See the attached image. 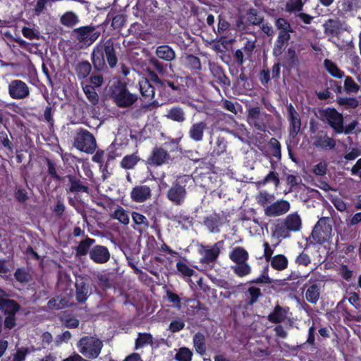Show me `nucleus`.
<instances>
[{
  "instance_id": "obj_1",
  "label": "nucleus",
  "mask_w": 361,
  "mask_h": 361,
  "mask_svg": "<svg viewBox=\"0 0 361 361\" xmlns=\"http://www.w3.org/2000/svg\"><path fill=\"white\" fill-rule=\"evenodd\" d=\"M91 61L95 71L106 70V63L111 68L116 66L118 57L111 39H108L103 43L99 42L94 46L91 53Z\"/></svg>"
},
{
  "instance_id": "obj_2",
  "label": "nucleus",
  "mask_w": 361,
  "mask_h": 361,
  "mask_svg": "<svg viewBox=\"0 0 361 361\" xmlns=\"http://www.w3.org/2000/svg\"><path fill=\"white\" fill-rule=\"evenodd\" d=\"M155 56L149 59V68H153L161 75L166 73L168 63H171L176 59V52L168 44L158 46L155 50Z\"/></svg>"
},
{
  "instance_id": "obj_3",
  "label": "nucleus",
  "mask_w": 361,
  "mask_h": 361,
  "mask_svg": "<svg viewBox=\"0 0 361 361\" xmlns=\"http://www.w3.org/2000/svg\"><path fill=\"white\" fill-rule=\"evenodd\" d=\"M301 228V218L296 212L292 213L276 221L274 235L281 239L288 238L290 237L291 232H298Z\"/></svg>"
},
{
  "instance_id": "obj_4",
  "label": "nucleus",
  "mask_w": 361,
  "mask_h": 361,
  "mask_svg": "<svg viewBox=\"0 0 361 361\" xmlns=\"http://www.w3.org/2000/svg\"><path fill=\"white\" fill-rule=\"evenodd\" d=\"M189 179L186 176L178 177L168 190L166 198L173 205L180 207L185 203L188 194L186 184Z\"/></svg>"
},
{
  "instance_id": "obj_5",
  "label": "nucleus",
  "mask_w": 361,
  "mask_h": 361,
  "mask_svg": "<svg viewBox=\"0 0 361 361\" xmlns=\"http://www.w3.org/2000/svg\"><path fill=\"white\" fill-rule=\"evenodd\" d=\"M111 98L119 108H128L133 106L138 99L136 94L131 93L126 85L118 82L112 87Z\"/></svg>"
},
{
  "instance_id": "obj_6",
  "label": "nucleus",
  "mask_w": 361,
  "mask_h": 361,
  "mask_svg": "<svg viewBox=\"0 0 361 361\" xmlns=\"http://www.w3.org/2000/svg\"><path fill=\"white\" fill-rule=\"evenodd\" d=\"M79 352L88 359H95L101 353L103 348L102 341L94 336H83L78 343Z\"/></svg>"
},
{
  "instance_id": "obj_7",
  "label": "nucleus",
  "mask_w": 361,
  "mask_h": 361,
  "mask_svg": "<svg viewBox=\"0 0 361 361\" xmlns=\"http://www.w3.org/2000/svg\"><path fill=\"white\" fill-rule=\"evenodd\" d=\"M74 147L85 153L92 154L97 147L94 135L87 130L80 129L74 138Z\"/></svg>"
},
{
  "instance_id": "obj_8",
  "label": "nucleus",
  "mask_w": 361,
  "mask_h": 361,
  "mask_svg": "<svg viewBox=\"0 0 361 361\" xmlns=\"http://www.w3.org/2000/svg\"><path fill=\"white\" fill-rule=\"evenodd\" d=\"M8 94L14 100H23L30 95V87L20 79H13L8 82Z\"/></svg>"
},
{
  "instance_id": "obj_9",
  "label": "nucleus",
  "mask_w": 361,
  "mask_h": 361,
  "mask_svg": "<svg viewBox=\"0 0 361 361\" xmlns=\"http://www.w3.org/2000/svg\"><path fill=\"white\" fill-rule=\"evenodd\" d=\"M268 114L262 112L259 106L251 107L247 111V121L250 126L261 132H266L267 128Z\"/></svg>"
},
{
  "instance_id": "obj_10",
  "label": "nucleus",
  "mask_w": 361,
  "mask_h": 361,
  "mask_svg": "<svg viewBox=\"0 0 361 361\" xmlns=\"http://www.w3.org/2000/svg\"><path fill=\"white\" fill-rule=\"evenodd\" d=\"M331 232V226L326 220L319 219L314 226L311 237L316 243L322 245L329 240Z\"/></svg>"
},
{
  "instance_id": "obj_11",
  "label": "nucleus",
  "mask_w": 361,
  "mask_h": 361,
  "mask_svg": "<svg viewBox=\"0 0 361 361\" xmlns=\"http://www.w3.org/2000/svg\"><path fill=\"white\" fill-rule=\"evenodd\" d=\"M179 80L181 78L173 75L170 78L164 79L160 87L161 94H164L169 99H172L173 97L179 94L182 91V85Z\"/></svg>"
},
{
  "instance_id": "obj_12",
  "label": "nucleus",
  "mask_w": 361,
  "mask_h": 361,
  "mask_svg": "<svg viewBox=\"0 0 361 361\" xmlns=\"http://www.w3.org/2000/svg\"><path fill=\"white\" fill-rule=\"evenodd\" d=\"M323 116L336 134L343 133V116L336 109H326L324 111Z\"/></svg>"
},
{
  "instance_id": "obj_13",
  "label": "nucleus",
  "mask_w": 361,
  "mask_h": 361,
  "mask_svg": "<svg viewBox=\"0 0 361 361\" xmlns=\"http://www.w3.org/2000/svg\"><path fill=\"white\" fill-rule=\"evenodd\" d=\"M287 119L289 123L288 128L289 136L295 138L301 129V118L291 103L287 105Z\"/></svg>"
},
{
  "instance_id": "obj_14",
  "label": "nucleus",
  "mask_w": 361,
  "mask_h": 361,
  "mask_svg": "<svg viewBox=\"0 0 361 361\" xmlns=\"http://www.w3.org/2000/svg\"><path fill=\"white\" fill-rule=\"evenodd\" d=\"M224 244V240H219L212 247L209 245L202 246V249L200 250V254L202 255L200 262L207 264L214 262L219 257Z\"/></svg>"
},
{
  "instance_id": "obj_15",
  "label": "nucleus",
  "mask_w": 361,
  "mask_h": 361,
  "mask_svg": "<svg viewBox=\"0 0 361 361\" xmlns=\"http://www.w3.org/2000/svg\"><path fill=\"white\" fill-rule=\"evenodd\" d=\"M321 282L317 279H310L303 286L305 296L307 301L311 304H316L321 295Z\"/></svg>"
},
{
  "instance_id": "obj_16",
  "label": "nucleus",
  "mask_w": 361,
  "mask_h": 361,
  "mask_svg": "<svg viewBox=\"0 0 361 361\" xmlns=\"http://www.w3.org/2000/svg\"><path fill=\"white\" fill-rule=\"evenodd\" d=\"M170 158L171 156L167 150L161 147H155L145 161V164L150 166H160L167 163Z\"/></svg>"
},
{
  "instance_id": "obj_17",
  "label": "nucleus",
  "mask_w": 361,
  "mask_h": 361,
  "mask_svg": "<svg viewBox=\"0 0 361 361\" xmlns=\"http://www.w3.org/2000/svg\"><path fill=\"white\" fill-rule=\"evenodd\" d=\"M312 145L317 149L323 150H331L335 148L336 145V140L330 137L327 133L324 130H319L314 137H312Z\"/></svg>"
},
{
  "instance_id": "obj_18",
  "label": "nucleus",
  "mask_w": 361,
  "mask_h": 361,
  "mask_svg": "<svg viewBox=\"0 0 361 361\" xmlns=\"http://www.w3.org/2000/svg\"><path fill=\"white\" fill-rule=\"evenodd\" d=\"M209 71L212 76L214 78V82L219 84L221 87H228L231 86V80L226 75L224 68L217 63L209 64Z\"/></svg>"
},
{
  "instance_id": "obj_19",
  "label": "nucleus",
  "mask_w": 361,
  "mask_h": 361,
  "mask_svg": "<svg viewBox=\"0 0 361 361\" xmlns=\"http://www.w3.org/2000/svg\"><path fill=\"white\" fill-rule=\"evenodd\" d=\"M290 208L288 201L285 200H277L264 209V213L267 216H278L287 213Z\"/></svg>"
},
{
  "instance_id": "obj_20",
  "label": "nucleus",
  "mask_w": 361,
  "mask_h": 361,
  "mask_svg": "<svg viewBox=\"0 0 361 361\" xmlns=\"http://www.w3.org/2000/svg\"><path fill=\"white\" fill-rule=\"evenodd\" d=\"M131 200L137 203H142L152 197V189L146 185H138L133 187L130 193Z\"/></svg>"
},
{
  "instance_id": "obj_21",
  "label": "nucleus",
  "mask_w": 361,
  "mask_h": 361,
  "mask_svg": "<svg viewBox=\"0 0 361 361\" xmlns=\"http://www.w3.org/2000/svg\"><path fill=\"white\" fill-rule=\"evenodd\" d=\"M361 8V0H340L338 3V13L341 16H353V12Z\"/></svg>"
},
{
  "instance_id": "obj_22",
  "label": "nucleus",
  "mask_w": 361,
  "mask_h": 361,
  "mask_svg": "<svg viewBox=\"0 0 361 361\" xmlns=\"http://www.w3.org/2000/svg\"><path fill=\"white\" fill-rule=\"evenodd\" d=\"M90 258L97 264H104L110 259V253L105 246L97 245L90 250Z\"/></svg>"
},
{
  "instance_id": "obj_23",
  "label": "nucleus",
  "mask_w": 361,
  "mask_h": 361,
  "mask_svg": "<svg viewBox=\"0 0 361 361\" xmlns=\"http://www.w3.org/2000/svg\"><path fill=\"white\" fill-rule=\"evenodd\" d=\"M207 128V124L205 121L192 123L188 132L189 138L195 142H202Z\"/></svg>"
},
{
  "instance_id": "obj_24",
  "label": "nucleus",
  "mask_w": 361,
  "mask_h": 361,
  "mask_svg": "<svg viewBox=\"0 0 361 361\" xmlns=\"http://www.w3.org/2000/svg\"><path fill=\"white\" fill-rule=\"evenodd\" d=\"M226 148L227 142L226 138L223 136H218L210 152V159L208 162L210 168L214 166L217 157L226 152Z\"/></svg>"
},
{
  "instance_id": "obj_25",
  "label": "nucleus",
  "mask_w": 361,
  "mask_h": 361,
  "mask_svg": "<svg viewBox=\"0 0 361 361\" xmlns=\"http://www.w3.org/2000/svg\"><path fill=\"white\" fill-rule=\"evenodd\" d=\"M68 191L70 192H90V188L87 185L85 178L80 179L75 175H68Z\"/></svg>"
},
{
  "instance_id": "obj_26",
  "label": "nucleus",
  "mask_w": 361,
  "mask_h": 361,
  "mask_svg": "<svg viewBox=\"0 0 361 361\" xmlns=\"http://www.w3.org/2000/svg\"><path fill=\"white\" fill-rule=\"evenodd\" d=\"M127 20V16L118 11L116 10L111 9L106 16V21L111 22V27L114 30H120L124 27Z\"/></svg>"
},
{
  "instance_id": "obj_27",
  "label": "nucleus",
  "mask_w": 361,
  "mask_h": 361,
  "mask_svg": "<svg viewBox=\"0 0 361 361\" xmlns=\"http://www.w3.org/2000/svg\"><path fill=\"white\" fill-rule=\"evenodd\" d=\"M283 32L284 33L279 32L275 41L272 50V54L275 57H279L283 54L290 39V34H286L285 32Z\"/></svg>"
},
{
  "instance_id": "obj_28",
  "label": "nucleus",
  "mask_w": 361,
  "mask_h": 361,
  "mask_svg": "<svg viewBox=\"0 0 361 361\" xmlns=\"http://www.w3.org/2000/svg\"><path fill=\"white\" fill-rule=\"evenodd\" d=\"M75 299L78 303H85L90 295L89 285L86 283L83 279L77 280L75 284Z\"/></svg>"
},
{
  "instance_id": "obj_29",
  "label": "nucleus",
  "mask_w": 361,
  "mask_h": 361,
  "mask_svg": "<svg viewBox=\"0 0 361 361\" xmlns=\"http://www.w3.org/2000/svg\"><path fill=\"white\" fill-rule=\"evenodd\" d=\"M324 33L338 37L342 30V23L338 18H329L323 25Z\"/></svg>"
},
{
  "instance_id": "obj_30",
  "label": "nucleus",
  "mask_w": 361,
  "mask_h": 361,
  "mask_svg": "<svg viewBox=\"0 0 361 361\" xmlns=\"http://www.w3.org/2000/svg\"><path fill=\"white\" fill-rule=\"evenodd\" d=\"M20 309V306L16 300L0 298V310L6 315H16Z\"/></svg>"
},
{
  "instance_id": "obj_31",
  "label": "nucleus",
  "mask_w": 361,
  "mask_h": 361,
  "mask_svg": "<svg viewBox=\"0 0 361 361\" xmlns=\"http://www.w3.org/2000/svg\"><path fill=\"white\" fill-rule=\"evenodd\" d=\"M131 216L134 224L133 227L135 230L142 233L148 228L149 221L145 216L139 212H133Z\"/></svg>"
},
{
  "instance_id": "obj_32",
  "label": "nucleus",
  "mask_w": 361,
  "mask_h": 361,
  "mask_svg": "<svg viewBox=\"0 0 361 361\" xmlns=\"http://www.w3.org/2000/svg\"><path fill=\"white\" fill-rule=\"evenodd\" d=\"M299 64V58L295 48L290 47L285 53L283 66L289 68H294L298 67Z\"/></svg>"
},
{
  "instance_id": "obj_33",
  "label": "nucleus",
  "mask_w": 361,
  "mask_h": 361,
  "mask_svg": "<svg viewBox=\"0 0 361 361\" xmlns=\"http://www.w3.org/2000/svg\"><path fill=\"white\" fill-rule=\"evenodd\" d=\"M140 91L145 100L152 101L154 98L155 88L150 82L145 79L139 82Z\"/></svg>"
},
{
  "instance_id": "obj_34",
  "label": "nucleus",
  "mask_w": 361,
  "mask_h": 361,
  "mask_svg": "<svg viewBox=\"0 0 361 361\" xmlns=\"http://www.w3.org/2000/svg\"><path fill=\"white\" fill-rule=\"evenodd\" d=\"M92 69V65L88 61H80L75 67V73L79 80L87 79Z\"/></svg>"
},
{
  "instance_id": "obj_35",
  "label": "nucleus",
  "mask_w": 361,
  "mask_h": 361,
  "mask_svg": "<svg viewBox=\"0 0 361 361\" xmlns=\"http://www.w3.org/2000/svg\"><path fill=\"white\" fill-rule=\"evenodd\" d=\"M204 224L210 232L219 233V227L221 224L220 215L214 213L209 216L205 217L204 219Z\"/></svg>"
},
{
  "instance_id": "obj_36",
  "label": "nucleus",
  "mask_w": 361,
  "mask_h": 361,
  "mask_svg": "<svg viewBox=\"0 0 361 361\" xmlns=\"http://www.w3.org/2000/svg\"><path fill=\"white\" fill-rule=\"evenodd\" d=\"M166 117L173 121L183 123L185 121V113L182 107L175 106L168 110Z\"/></svg>"
},
{
  "instance_id": "obj_37",
  "label": "nucleus",
  "mask_w": 361,
  "mask_h": 361,
  "mask_svg": "<svg viewBox=\"0 0 361 361\" xmlns=\"http://www.w3.org/2000/svg\"><path fill=\"white\" fill-rule=\"evenodd\" d=\"M246 17L249 23L252 25H260L264 20L262 13L255 8H250L246 11Z\"/></svg>"
},
{
  "instance_id": "obj_38",
  "label": "nucleus",
  "mask_w": 361,
  "mask_h": 361,
  "mask_svg": "<svg viewBox=\"0 0 361 361\" xmlns=\"http://www.w3.org/2000/svg\"><path fill=\"white\" fill-rule=\"evenodd\" d=\"M230 259L235 263L245 262L249 255L246 250L242 247H236L229 254Z\"/></svg>"
},
{
  "instance_id": "obj_39",
  "label": "nucleus",
  "mask_w": 361,
  "mask_h": 361,
  "mask_svg": "<svg viewBox=\"0 0 361 361\" xmlns=\"http://www.w3.org/2000/svg\"><path fill=\"white\" fill-rule=\"evenodd\" d=\"M286 319V311L277 305L272 312L268 315V320L274 324L283 322Z\"/></svg>"
},
{
  "instance_id": "obj_40",
  "label": "nucleus",
  "mask_w": 361,
  "mask_h": 361,
  "mask_svg": "<svg viewBox=\"0 0 361 361\" xmlns=\"http://www.w3.org/2000/svg\"><path fill=\"white\" fill-rule=\"evenodd\" d=\"M140 159V157L137 154V153L127 154L123 157L120 165L121 168L126 170L133 169Z\"/></svg>"
},
{
  "instance_id": "obj_41",
  "label": "nucleus",
  "mask_w": 361,
  "mask_h": 361,
  "mask_svg": "<svg viewBox=\"0 0 361 361\" xmlns=\"http://www.w3.org/2000/svg\"><path fill=\"white\" fill-rule=\"evenodd\" d=\"M95 243V239L86 236V238L81 240L75 247L76 255L78 256H85L90 253V247Z\"/></svg>"
},
{
  "instance_id": "obj_42",
  "label": "nucleus",
  "mask_w": 361,
  "mask_h": 361,
  "mask_svg": "<svg viewBox=\"0 0 361 361\" xmlns=\"http://www.w3.org/2000/svg\"><path fill=\"white\" fill-rule=\"evenodd\" d=\"M205 336L201 332H197L193 336V345L196 352L200 355L206 353Z\"/></svg>"
},
{
  "instance_id": "obj_43",
  "label": "nucleus",
  "mask_w": 361,
  "mask_h": 361,
  "mask_svg": "<svg viewBox=\"0 0 361 361\" xmlns=\"http://www.w3.org/2000/svg\"><path fill=\"white\" fill-rule=\"evenodd\" d=\"M68 304L67 298L58 295L51 298L47 302V306L51 310H61L68 307Z\"/></svg>"
},
{
  "instance_id": "obj_44",
  "label": "nucleus",
  "mask_w": 361,
  "mask_h": 361,
  "mask_svg": "<svg viewBox=\"0 0 361 361\" xmlns=\"http://www.w3.org/2000/svg\"><path fill=\"white\" fill-rule=\"evenodd\" d=\"M324 65L326 71L334 78L341 79L344 76V72L340 70L338 66L330 59H325Z\"/></svg>"
},
{
  "instance_id": "obj_45",
  "label": "nucleus",
  "mask_w": 361,
  "mask_h": 361,
  "mask_svg": "<svg viewBox=\"0 0 361 361\" xmlns=\"http://www.w3.org/2000/svg\"><path fill=\"white\" fill-rule=\"evenodd\" d=\"M185 67L195 73L202 69L200 59L192 54H188L185 57Z\"/></svg>"
},
{
  "instance_id": "obj_46",
  "label": "nucleus",
  "mask_w": 361,
  "mask_h": 361,
  "mask_svg": "<svg viewBox=\"0 0 361 361\" xmlns=\"http://www.w3.org/2000/svg\"><path fill=\"white\" fill-rule=\"evenodd\" d=\"M288 261L283 255H276L271 260V267L277 271H282L287 268Z\"/></svg>"
},
{
  "instance_id": "obj_47",
  "label": "nucleus",
  "mask_w": 361,
  "mask_h": 361,
  "mask_svg": "<svg viewBox=\"0 0 361 361\" xmlns=\"http://www.w3.org/2000/svg\"><path fill=\"white\" fill-rule=\"evenodd\" d=\"M61 23L68 27H73L78 23V16L73 11H67L60 18Z\"/></svg>"
},
{
  "instance_id": "obj_48",
  "label": "nucleus",
  "mask_w": 361,
  "mask_h": 361,
  "mask_svg": "<svg viewBox=\"0 0 361 361\" xmlns=\"http://www.w3.org/2000/svg\"><path fill=\"white\" fill-rule=\"evenodd\" d=\"M111 216L124 225H128L130 221L128 212L121 206H118Z\"/></svg>"
},
{
  "instance_id": "obj_49",
  "label": "nucleus",
  "mask_w": 361,
  "mask_h": 361,
  "mask_svg": "<svg viewBox=\"0 0 361 361\" xmlns=\"http://www.w3.org/2000/svg\"><path fill=\"white\" fill-rule=\"evenodd\" d=\"M247 293L250 298L245 300L246 306H252L262 295L260 288L255 286L248 288Z\"/></svg>"
},
{
  "instance_id": "obj_50",
  "label": "nucleus",
  "mask_w": 361,
  "mask_h": 361,
  "mask_svg": "<svg viewBox=\"0 0 361 361\" xmlns=\"http://www.w3.org/2000/svg\"><path fill=\"white\" fill-rule=\"evenodd\" d=\"M153 343L152 335L149 333H139L138 336L135 342V348L137 350L146 345Z\"/></svg>"
},
{
  "instance_id": "obj_51",
  "label": "nucleus",
  "mask_w": 361,
  "mask_h": 361,
  "mask_svg": "<svg viewBox=\"0 0 361 361\" xmlns=\"http://www.w3.org/2000/svg\"><path fill=\"white\" fill-rule=\"evenodd\" d=\"M82 90L86 97L92 104L95 105L98 103L99 96L94 86L89 84L82 85Z\"/></svg>"
},
{
  "instance_id": "obj_52",
  "label": "nucleus",
  "mask_w": 361,
  "mask_h": 361,
  "mask_svg": "<svg viewBox=\"0 0 361 361\" xmlns=\"http://www.w3.org/2000/svg\"><path fill=\"white\" fill-rule=\"evenodd\" d=\"M94 30V27L91 26H82L75 30V32L78 34V40L83 44H87L89 40V35L90 31Z\"/></svg>"
},
{
  "instance_id": "obj_53",
  "label": "nucleus",
  "mask_w": 361,
  "mask_h": 361,
  "mask_svg": "<svg viewBox=\"0 0 361 361\" xmlns=\"http://www.w3.org/2000/svg\"><path fill=\"white\" fill-rule=\"evenodd\" d=\"M343 87L347 94H356L360 90V85L350 76L345 77Z\"/></svg>"
},
{
  "instance_id": "obj_54",
  "label": "nucleus",
  "mask_w": 361,
  "mask_h": 361,
  "mask_svg": "<svg viewBox=\"0 0 361 361\" xmlns=\"http://www.w3.org/2000/svg\"><path fill=\"white\" fill-rule=\"evenodd\" d=\"M275 25L279 32L284 33L285 32L286 34H290L293 32L290 23L286 18H279L275 21Z\"/></svg>"
},
{
  "instance_id": "obj_55",
  "label": "nucleus",
  "mask_w": 361,
  "mask_h": 361,
  "mask_svg": "<svg viewBox=\"0 0 361 361\" xmlns=\"http://www.w3.org/2000/svg\"><path fill=\"white\" fill-rule=\"evenodd\" d=\"M185 326V320L182 317H176L170 322L168 330L174 334L183 330Z\"/></svg>"
},
{
  "instance_id": "obj_56",
  "label": "nucleus",
  "mask_w": 361,
  "mask_h": 361,
  "mask_svg": "<svg viewBox=\"0 0 361 361\" xmlns=\"http://www.w3.org/2000/svg\"><path fill=\"white\" fill-rule=\"evenodd\" d=\"M336 102L340 106H345L351 109H356L360 104V102L355 97H337Z\"/></svg>"
},
{
  "instance_id": "obj_57",
  "label": "nucleus",
  "mask_w": 361,
  "mask_h": 361,
  "mask_svg": "<svg viewBox=\"0 0 361 361\" xmlns=\"http://www.w3.org/2000/svg\"><path fill=\"white\" fill-rule=\"evenodd\" d=\"M192 352L187 347H181L175 355V359L177 361H191Z\"/></svg>"
},
{
  "instance_id": "obj_58",
  "label": "nucleus",
  "mask_w": 361,
  "mask_h": 361,
  "mask_svg": "<svg viewBox=\"0 0 361 361\" xmlns=\"http://www.w3.org/2000/svg\"><path fill=\"white\" fill-rule=\"evenodd\" d=\"M46 163L47 165V173L51 178L54 180L61 181L62 178L57 173L56 163L49 158L46 159Z\"/></svg>"
},
{
  "instance_id": "obj_59",
  "label": "nucleus",
  "mask_w": 361,
  "mask_h": 361,
  "mask_svg": "<svg viewBox=\"0 0 361 361\" xmlns=\"http://www.w3.org/2000/svg\"><path fill=\"white\" fill-rule=\"evenodd\" d=\"M272 182L276 187H278L280 183L279 174L274 170L271 171L264 179L257 182L259 185H265L267 183Z\"/></svg>"
},
{
  "instance_id": "obj_60",
  "label": "nucleus",
  "mask_w": 361,
  "mask_h": 361,
  "mask_svg": "<svg viewBox=\"0 0 361 361\" xmlns=\"http://www.w3.org/2000/svg\"><path fill=\"white\" fill-rule=\"evenodd\" d=\"M271 148V154L280 160L281 159V145L277 139L271 137L269 142Z\"/></svg>"
},
{
  "instance_id": "obj_61",
  "label": "nucleus",
  "mask_w": 361,
  "mask_h": 361,
  "mask_svg": "<svg viewBox=\"0 0 361 361\" xmlns=\"http://www.w3.org/2000/svg\"><path fill=\"white\" fill-rule=\"evenodd\" d=\"M60 319L63 325H64L66 328L75 329L77 328L79 325V320L70 314L66 315L63 314L60 317Z\"/></svg>"
},
{
  "instance_id": "obj_62",
  "label": "nucleus",
  "mask_w": 361,
  "mask_h": 361,
  "mask_svg": "<svg viewBox=\"0 0 361 361\" xmlns=\"http://www.w3.org/2000/svg\"><path fill=\"white\" fill-rule=\"evenodd\" d=\"M304 6L302 0H288L286 4V11L289 13H295L302 11Z\"/></svg>"
},
{
  "instance_id": "obj_63",
  "label": "nucleus",
  "mask_w": 361,
  "mask_h": 361,
  "mask_svg": "<svg viewBox=\"0 0 361 361\" xmlns=\"http://www.w3.org/2000/svg\"><path fill=\"white\" fill-rule=\"evenodd\" d=\"M233 270L240 277L247 276L251 272V268L246 262L237 263V265L233 267Z\"/></svg>"
},
{
  "instance_id": "obj_64",
  "label": "nucleus",
  "mask_w": 361,
  "mask_h": 361,
  "mask_svg": "<svg viewBox=\"0 0 361 361\" xmlns=\"http://www.w3.org/2000/svg\"><path fill=\"white\" fill-rule=\"evenodd\" d=\"M177 271L183 277H191L195 274V271L185 263L178 261L176 263Z\"/></svg>"
}]
</instances>
